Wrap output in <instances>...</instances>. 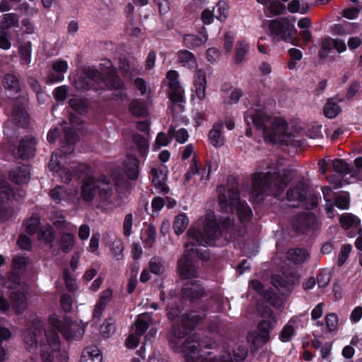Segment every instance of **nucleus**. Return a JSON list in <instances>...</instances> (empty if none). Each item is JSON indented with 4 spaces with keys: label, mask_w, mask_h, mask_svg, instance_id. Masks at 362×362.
<instances>
[{
    "label": "nucleus",
    "mask_w": 362,
    "mask_h": 362,
    "mask_svg": "<svg viewBox=\"0 0 362 362\" xmlns=\"http://www.w3.org/2000/svg\"><path fill=\"white\" fill-rule=\"evenodd\" d=\"M10 177L13 182L16 184H26L30 180L29 168L26 165H23L16 168L10 174Z\"/></svg>",
    "instance_id": "34"
},
{
    "label": "nucleus",
    "mask_w": 362,
    "mask_h": 362,
    "mask_svg": "<svg viewBox=\"0 0 362 362\" xmlns=\"http://www.w3.org/2000/svg\"><path fill=\"white\" fill-rule=\"evenodd\" d=\"M257 3L267 7L268 11L272 16L282 14L285 10V6L276 0H256Z\"/></svg>",
    "instance_id": "38"
},
{
    "label": "nucleus",
    "mask_w": 362,
    "mask_h": 362,
    "mask_svg": "<svg viewBox=\"0 0 362 362\" xmlns=\"http://www.w3.org/2000/svg\"><path fill=\"white\" fill-rule=\"evenodd\" d=\"M205 317L204 313H198L191 311L183 316L182 325H174L172 329V336L170 342L172 347L177 352H181L186 361L195 362L199 357H203L202 362H233L230 354L225 350L216 349V344L210 339L200 340L197 334H194L187 337L180 345L179 340L184 337L187 331L192 329Z\"/></svg>",
    "instance_id": "1"
},
{
    "label": "nucleus",
    "mask_w": 362,
    "mask_h": 362,
    "mask_svg": "<svg viewBox=\"0 0 362 362\" xmlns=\"http://www.w3.org/2000/svg\"><path fill=\"white\" fill-rule=\"evenodd\" d=\"M133 141L137 146L140 155L146 157L149 147L148 139L140 134H134Z\"/></svg>",
    "instance_id": "47"
},
{
    "label": "nucleus",
    "mask_w": 362,
    "mask_h": 362,
    "mask_svg": "<svg viewBox=\"0 0 362 362\" xmlns=\"http://www.w3.org/2000/svg\"><path fill=\"white\" fill-rule=\"evenodd\" d=\"M112 177L115 181V185L117 188V190H119L120 187H124L125 189L128 188L129 183L123 177V175L120 173L119 169H115L112 171Z\"/></svg>",
    "instance_id": "59"
},
{
    "label": "nucleus",
    "mask_w": 362,
    "mask_h": 362,
    "mask_svg": "<svg viewBox=\"0 0 362 362\" xmlns=\"http://www.w3.org/2000/svg\"><path fill=\"white\" fill-rule=\"evenodd\" d=\"M60 247L64 252H69L71 251L75 244V237L73 234L69 233H64L62 234L60 240Z\"/></svg>",
    "instance_id": "48"
},
{
    "label": "nucleus",
    "mask_w": 362,
    "mask_h": 362,
    "mask_svg": "<svg viewBox=\"0 0 362 362\" xmlns=\"http://www.w3.org/2000/svg\"><path fill=\"white\" fill-rule=\"evenodd\" d=\"M96 189H98L100 203L99 206L105 210H112L118 204L112 198L113 191L108 178L105 175L96 180L93 176H86L82 182L81 187V197L86 202H91L95 196Z\"/></svg>",
    "instance_id": "7"
},
{
    "label": "nucleus",
    "mask_w": 362,
    "mask_h": 362,
    "mask_svg": "<svg viewBox=\"0 0 362 362\" xmlns=\"http://www.w3.org/2000/svg\"><path fill=\"white\" fill-rule=\"evenodd\" d=\"M317 224L316 217L310 212L300 214L296 218L293 226L298 230L304 232L307 228H314Z\"/></svg>",
    "instance_id": "23"
},
{
    "label": "nucleus",
    "mask_w": 362,
    "mask_h": 362,
    "mask_svg": "<svg viewBox=\"0 0 362 362\" xmlns=\"http://www.w3.org/2000/svg\"><path fill=\"white\" fill-rule=\"evenodd\" d=\"M12 117L13 119L22 127H25L28 124L29 117L22 105H15L12 112Z\"/></svg>",
    "instance_id": "41"
},
{
    "label": "nucleus",
    "mask_w": 362,
    "mask_h": 362,
    "mask_svg": "<svg viewBox=\"0 0 362 362\" xmlns=\"http://www.w3.org/2000/svg\"><path fill=\"white\" fill-rule=\"evenodd\" d=\"M250 288L262 295L274 307L279 308L282 305L283 301L281 299H273L272 296L274 293L272 292L269 291H267L266 293L264 292L263 286L259 281H252L250 284Z\"/></svg>",
    "instance_id": "28"
},
{
    "label": "nucleus",
    "mask_w": 362,
    "mask_h": 362,
    "mask_svg": "<svg viewBox=\"0 0 362 362\" xmlns=\"http://www.w3.org/2000/svg\"><path fill=\"white\" fill-rule=\"evenodd\" d=\"M208 40V35L205 33H202L201 36L188 34L184 36V45L189 48L194 49L204 45Z\"/></svg>",
    "instance_id": "31"
},
{
    "label": "nucleus",
    "mask_w": 362,
    "mask_h": 362,
    "mask_svg": "<svg viewBox=\"0 0 362 362\" xmlns=\"http://www.w3.org/2000/svg\"><path fill=\"white\" fill-rule=\"evenodd\" d=\"M287 257L290 261L300 264L308 259V255L305 250L297 248L290 250L287 253Z\"/></svg>",
    "instance_id": "45"
},
{
    "label": "nucleus",
    "mask_w": 362,
    "mask_h": 362,
    "mask_svg": "<svg viewBox=\"0 0 362 362\" xmlns=\"http://www.w3.org/2000/svg\"><path fill=\"white\" fill-rule=\"evenodd\" d=\"M178 76V73L174 70L169 71L166 75V80L170 89L169 98L172 103L170 108L173 115L183 112L185 103L184 90L180 84Z\"/></svg>",
    "instance_id": "11"
},
{
    "label": "nucleus",
    "mask_w": 362,
    "mask_h": 362,
    "mask_svg": "<svg viewBox=\"0 0 362 362\" xmlns=\"http://www.w3.org/2000/svg\"><path fill=\"white\" fill-rule=\"evenodd\" d=\"M222 130L223 123L218 122L213 125L212 129L209 132L210 144L216 148L221 147L224 144L225 139L222 134Z\"/></svg>",
    "instance_id": "27"
},
{
    "label": "nucleus",
    "mask_w": 362,
    "mask_h": 362,
    "mask_svg": "<svg viewBox=\"0 0 362 362\" xmlns=\"http://www.w3.org/2000/svg\"><path fill=\"white\" fill-rule=\"evenodd\" d=\"M245 120L247 125L253 124L257 129L262 131L267 142H284L288 136L285 120L281 117H271L263 110H249L245 115Z\"/></svg>",
    "instance_id": "4"
},
{
    "label": "nucleus",
    "mask_w": 362,
    "mask_h": 362,
    "mask_svg": "<svg viewBox=\"0 0 362 362\" xmlns=\"http://www.w3.org/2000/svg\"><path fill=\"white\" fill-rule=\"evenodd\" d=\"M124 171L131 180H136L139 175V160L133 156H127L124 161Z\"/></svg>",
    "instance_id": "29"
},
{
    "label": "nucleus",
    "mask_w": 362,
    "mask_h": 362,
    "mask_svg": "<svg viewBox=\"0 0 362 362\" xmlns=\"http://www.w3.org/2000/svg\"><path fill=\"white\" fill-rule=\"evenodd\" d=\"M331 280V276L327 271L321 272L317 276V282L319 287H325Z\"/></svg>",
    "instance_id": "64"
},
{
    "label": "nucleus",
    "mask_w": 362,
    "mask_h": 362,
    "mask_svg": "<svg viewBox=\"0 0 362 362\" xmlns=\"http://www.w3.org/2000/svg\"><path fill=\"white\" fill-rule=\"evenodd\" d=\"M269 28L271 33L275 36L286 42L296 44L297 30L287 18L274 20L271 21Z\"/></svg>",
    "instance_id": "12"
},
{
    "label": "nucleus",
    "mask_w": 362,
    "mask_h": 362,
    "mask_svg": "<svg viewBox=\"0 0 362 362\" xmlns=\"http://www.w3.org/2000/svg\"><path fill=\"white\" fill-rule=\"evenodd\" d=\"M303 327L301 318L299 316L292 317L282 329L279 338L283 342L289 341L295 335L296 329Z\"/></svg>",
    "instance_id": "22"
},
{
    "label": "nucleus",
    "mask_w": 362,
    "mask_h": 362,
    "mask_svg": "<svg viewBox=\"0 0 362 362\" xmlns=\"http://www.w3.org/2000/svg\"><path fill=\"white\" fill-rule=\"evenodd\" d=\"M24 348L31 354L39 353L42 362H67V356L61 351V341L56 330L44 324L37 317L28 322L22 334Z\"/></svg>",
    "instance_id": "3"
},
{
    "label": "nucleus",
    "mask_w": 362,
    "mask_h": 362,
    "mask_svg": "<svg viewBox=\"0 0 362 362\" xmlns=\"http://www.w3.org/2000/svg\"><path fill=\"white\" fill-rule=\"evenodd\" d=\"M11 337V333L9 329L1 327H0V362L5 360L6 351L3 346H1V343L4 341H6L9 339Z\"/></svg>",
    "instance_id": "58"
},
{
    "label": "nucleus",
    "mask_w": 362,
    "mask_h": 362,
    "mask_svg": "<svg viewBox=\"0 0 362 362\" xmlns=\"http://www.w3.org/2000/svg\"><path fill=\"white\" fill-rule=\"evenodd\" d=\"M172 139H170V136H167L163 132L158 133L156 139L155 144L153 146L154 150L158 149L162 146H167Z\"/></svg>",
    "instance_id": "62"
},
{
    "label": "nucleus",
    "mask_w": 362,
    "mask_h": 362,
    "mask_svg": "<svg viewBox=\"0 0 362 362\" xmlns=\"http://www.w3.org/2000/svg\"><path fill=\"white\" fill-rule=\"evenodd\" d=\"M324 115L326 117L332 119L336 117L341 112V108L336 101L329 99L325 103L323 108Z\"/></svg>",
    "instance_id": "44"
},
{
    "label": "nucleus",
    "mask_w": 362,
    "mask_h": 362,
    "mask_svg": "<svg viewBox=\"0 0 362 362\" xmlns=\"http://www.w3.org/2000/svg\"><path fill=\"white\" fill-rule=\"evenodd\" d=\"M25 230L29 234H34L40 230V217L37 214H33L24 222Z\"/></svg>",
    "instance_id": "46"
},
{
    "label": "nucleus",
    "mask_w": 362,
    "mask_h": 362,
    "mask_svg": "<svg viewBox=\"0 0 362 362\" xmlns=\"http://www.w3.org/2000/svg\"><path fill=\"white\" fill-rule=\"evenodd\" d=\"M19 50L22 57V64H29L31 57V42H27L21 45Z\"/></svg>",
    "instance_id": "61"
},
{
    "label": "nucleus",
    "mask_w": 362,
    "mask_h": 362,
    "mask_svg": "<svg viewBox=\"0 0 362 362\" xmlns=\"http://www.w3.org/2000/svg\"><path fill=\"white\" fill-rule=\"evenodd\" d=\"M70 107L79 114L86 113L88 108V101L83 98L73 97L69 100Z\"/></svg>",
    "instance_id": "42"
},
{
    "label": "nucleus",
    "mask_w": 362,
    "mask_h": 362,
    "mask_svg": "<svg viewBox=\"0 0 362 362\" xmlns=\"http://www.w3.org/2000/svg\"><path fill=\"white\" fill-rule=\"evenodd\" d=\"M4 86L5 89L14 93L19 90V83L17 78L13 75H6L4 80Z\"/></svg>",
    "instance_id": "53"
},
{
    "label": "nucleus",
    "mask_w": 362,
    "mask_h": 362,
    "mask_svg": "<svg viewBox=\"0 0 362 362\" xmlns=\"http://www.w3.org/2000/svg\"><path fill=\"white\" fill-rule=\"evenodd\" d=\"M102 354L97 346H88L83 350L81 362H102Z\"/></svg>",
    "instance_id": "30"
},
{
    "label": "nucleus",
    "mask_w": 362,
    "mask_h": 362,
    "mask_svg": "<svg viewBox=\"0 0 362 362\" xmlns=\"http://www.w3.org/2000/svg\"><path fill=\"white\" fill-rule=\"evenodd\" d=\"M257 310L264 320L258 325L259 334L257 339L262 343H266L269 339V330L276 322V319L268 306H262V304L258 303Z\"/></svg>",
    "instance_id": "14"
},
{
    "label": "nucleus",
    "mask_w": 362,
    "mask_h": 362,
    "mask_svg": "<svg viewBox=\"0 0 362 362\" xmlns=\"http://www.w3.org/2000/svg\"><path fill=\"white\" fill-rule=\"evenodd\" d=\"M204 293V288L198 281L188 282L182 289L183 297L189 300L199 299L203 296Z\"/></svg>",
    "instance_id": "25"
},
{
    "label": "nucleus",
    "mask_w": 362,
    "mask_h": 362,
    "mask_svg": "<svg viewBox=\"0 0 362 362\" xmlns=\"http://www.w3.org/2000/svg\"><path fill=\"white\" fill-rule=\"evenodd\" d=\"M129 110L134 115L137 117L145 116L148 113L146 105L138 100L132 101L129 105Z\"/></svg>",
    "instance_id": "49"
},
{
    "label": "nucleus",
    "mask_w": 362,
    "mask_h": 362,
    "mask_svg": "<svg viewBox=\"0 0 362 362\" xmlns=\"http://www.w3.org/2000/svg\"><path fill=\"white\" fill-rule=\"evenodd\" d=\"M148 267L151 273L156 275L161 274L165 271L162 260L156 257H153L150 259Z\"/></svg>",
    "instance_id": "55"
},
{
    "label": "nucleus",
    "mask_w": 362,
    "mask_h": 362,
    "mask_svg": "<svg viewBox=\"0 0 362 362\" xmlns=\"http://www.w3.org/2000/svg\"><path fill=\"white\" fill-rule=\"evenodd\" d=\"M168 168L163 164L155 165L151 169V179L153 185L160 192H166L168 187L166 180L168 177Z\"/></svg>",
    "instance_id": "17"
},
{
    "label": "nucleus",
    "mask_w": 362,
    "mask_h": 362,
    "mask_svg": "<svg viewBox=\"0 0 362 362\" xmlns=\"http://www.w3.org/2000/svg\"><path fill=\"white\" fill-rule=\"evenodd\" d=\"M189 220L185 214H179L175 218L173 229L176 234L182 233L188 226Z\"/></svg>",
    "instance_id": "50"
},
{
    "label": "nucleus",
    "mask_w": 362,
    "mask_h": 362,
    "mask_svg": "<svg viewBox=\"0 0 362 362\" xmlns=\"http://www.w3.org/2000/svg\"><path fill=\"white\" fill-rule=\"evenodd\" d=\"M12 308L17 313H22L27 307V299L23 292L13 291L11 294Z\"/></svg>",
    "instance_id": "33"
},
{
    "label": "nucleus",
    "mask_w": 362,
    "mask_h": 362,
    "mask_svg": "<svg viewBox=\"0 0 362 362\" xmlns=\"http://www.w3.org/2000/svg\"><path fill=\"white\" fill-rule=\"evenodd\" d=\"M168 134L170 139L175 137L176 141L180 144H185L189 139L188 132L184 128L176 129L175 127L170 126Z\"/></svg>",
    "instance_id": "43"
},
{
    "label": "nucleus",
    "mask_w": 362,
    "mask_h": 362,
    "mask_svg": "<svg viewBox=\"0 0 362 362\" xmlns=\"http://www.w3.org/2000/svg\"><path fill=\"white\" fill-rule=\"evenodd\" d=\"M206 79L204 71L198 70L194 76V84L192 88V98H197L199 100H202L206 96Z\"/></svg>",
    "instance_id": "21"
},
{
    "label": "nucleus",
    "mask_w": 362,
    "mask_h": 362,
    "mask_svg": "<svg viewBox=\"0 0 362 362\" xmlns=\"http://www.w3.org/2000/svg\"><path fill=\"white\" fill-rule=\"evenodd\" d=\"M47 325L54 330L59 331L66 340H79L85 332L86 324L81 320L73 321L69 317L61 320L56 314L48 317Z\"/></svg>",
    "instance_id": "10"
},
{
    "label": "nucleus",
    "mask_w": 362,
    "mask_h": 362,
    "mask_svg": "<svg viewBox=\"0 0 362 362\" xmlns=\"http://www.w3.org/2000/svg\"><path fill=\"white\" fill-rule=\"evenodd\" d=\"M283 275L285 279H283L279 275H274L272 277L273 285L282 293L290 291L291 286L298 281V275L293 271L291 270L288 272H283Z\"/></svg>",
    "instance_id": "18"
},
{
    "label": "nucleus",
    "mask_w": 362,
    "mask_h": 362,
    "mask_svg": "<svg viewBox=\"0 0 362 362\" xmlns=\"http://www.w3.org/2000/svg\"><path fill=\"white\" fill-rule=\"evenodd\" d=\"M112 296V291L111 289H106L103 291L98 302L95 306L93 314V318H99L102 315L103 311L108 302L111 300Z\"/></svg>",
    "instance_id": "36"
},
{
    "label": "nucleus",
    "mask_w": 362,
    "mask_h": 362,
    "mask_svg": "<svg viewBox=\"0 0 362 362\" xmlns=\"http://www.w3.org/2000/svg\"><path fill=\"white\" fill-rule=\"evenodd\" d=\"M19 18L13 13H6L0 18V31L7 32L10 28L18 27Z\"/></svg>",
    "instance_id": "35"
},
{
    "label": "nucleus",
    "mask_w": 362,
    "mask_h": 362,
    "mask_svg": "<svg viewBox=\"0 0 362 362\" xmlns=\"http://www.w3.org/2000/svg\"><path fill=\"white\" fill-rule=\"evenodd\" d=\"M346 49V45L342 39L327 37L322 42L319 54L320 57H325L332 49H335L338 53H343Z\"/></svg>",
    "instance_id": "20"
},
{
    "label": "nucleus",
    "mask_w": 362,
    "mask_h": 362,
    "mask_svg": "<svg viewBox=\"0 0 362 362\" xmlns=\"http://www.w3.org/2000/svg\"><path fill=\"white\" fill-rule=\"evenodd\" d=\"M289 180L285 170L281 173L276 166L262 163L252 176V193L257 199H261L259 197L270 190L272 183L278 191H281L287 186Z\"/></svg>",
    "instance_id": "6"
},
{
    "label": "nucleus",
    "mask_w": 362,
    "mask_h": 362,
    "mask_svg": "<svg viewBox=\"0 0 362 362\" xmlns=\"http://www.w3.org/2000/svg\"><path fill=\"white\" fill-rule=\"evenodd\" d=\"M64 141L62 143V149L52 155L48 167L50 171L57 173L63 182H68L71 180L72 174L69 167L66 165L67 163L66 155L73 152L78 136L71 129H64Z\"/></svg>",
    "instance_id": "9"
},
{
    "label": "nucleus",
    "mask_w": 362,
    "mask_h": 362,
    "mask_svg": "<svg viewBox=\"0 0 362 362\" xmlns=\"http://www.w3.org/2000/svg\"><path fill=\"white\" fill-rule=\"evenodd\" d=\"M35 140L31 136L24 138L18 147V154L20 158L28 159L33 158L35 152Z\"/></svg>",
    "instance_id": "26"
},
{
    "label": "nucleus",
    "mask_w": 362,
    "mask_h": 362,
    "mask_svg": "<svg viewBox=\"0 0 362 362\" xmlns=\"http://www.w3.org/2000/svg\"><path fill=\"white\" fill-rule=\"evenodd\" d=\"M249 49V44L244 40L239 41L235 51V60L236 63H240L246 55Z\"/></svg>",
    "instance_id": "54"
},
{
    "label": "nucleus",
    "mask_w": 362,
    "mask_h": 362,
    "mask_svg": "<svg viewBox=\"0 0 362 362\" xmlns=\"http://www.w3.org/2000/svg\"><path fill=\"white\" fill-rule=\"evenodd\" d=\"M358 30V25L356 23L344 22L341 24H336L332 31L334 34L338 35H347L356 33Z\"/></svg>",
    "instance_id": "37"
},
{
    "label": "nucleus",
    "mask_w": 362,
    "mask_h": 362,
    "mask_svg": "<svg viewBox=\"0 0 362 362\" xmlns=\"http://www.w3.org/2000/svg\"><path fill=\"white\" fill-rule=\"evenodd\" d=\"M115 320L112 318L107 319L100 327V332L103 337H108L115 332Z\"/></svg>",
    "instance_id": "56"
},
{
    "label": "nucleus",
    "mask_w": 362,
    "mask_h": 362,
    "mask_svg": "<svg viewBox=\"0 0 362 362\" xmlns=\"http://www.w3.org/2000/svg\"><path fill=\"white\" fill-rule=\"evenodd\" d=\"M38 238L40 240L52 242L54 240V234L52 228L49 226H42L40 228Z\"/></svg>",
    "instance_id": "57"
},
{
    "label": "nucleus",
    "mask_w": 362,
    "mask_h": 362,
    "mask_svg": "<svg viewBox=\"0 0 362 362\" xmlns=\"http://www.w3.org/2000/svg\"><path fill=\"white\" fill-rule=\"evenodd\" d=\"M339 221L341 227L346 230L356 229L361 224L360 218L351 214H344Z\"/></svg>",
    "instance_id": "39"
},
{
    "label": "nucleus",
    "mask_w": 362,
    "mask_h": 362,
    "mask_svg": "<svg viewBox=\"0 0 362 362\" xmlns=\"http://www.w3.org/2000/svg\"><path fill=\"white\" fill-rule=\"evenodd\" d=\"M217 191L219 193L218 202L222 213L221 225L223 228H229L233 226V218L230 219L228 215L233 214L235 208L238 219L242 224H245L250 220L252 210L245 202L240 200L236 187L226 189L223 186H218Z\"/></svg>",
    "instance_id": "5"
},
{
    "label": "nucleus",
    "mask_w": 362,
    "mask_h": 362,
    "mask_svg": "<svg viewBox=\"0 0 362 362\" xmlns=\"http://www.w3.org/2000/svg\"><path fill=\"white\" fill-rule=\"evenodd\" d=\"M68 64L62 59H57L52 63V69L54 73L48 75L47 79L49 83H54L60 82L64 78V74L68 70Z\"/></svg>",
    "instance_id": "24"
},
{
    "label": "nucleus",
    "mask_w": 362,
    "mask_h": 362,
    "mask_svg": "<svg viewBox=\"0 0 362 362\" xmlns=\"http://www.w3.org/2000/svg\"><path fill=\"white\" fill-rule=\"evenodd\" d=\"M68 93V88L66 86H62L59 87H57L54 89L53 94L54 98L61 102H64L66 97Z\"/></svg>",
    "instance_id": "63"
},
{
    "label": "nucleus",
    "mask_w": 362,
    "mask_h": 362,
    "mask_svg": "<svg viewBox=\"0 0 362 362\" xmlns=\"http://www.w3.org/2000/svg\"><path fill=\"white\" fill-rule=\"evenodd\" d=\"M211 170L210 163L203 165L193 160L188 172L186 173L185 179L187 181L193 179V181L197 184L204 183L209 180Z\"/></svg>",
    "instance_id": "16"
},
{
    "label": "nucleus",
    "mask_w": 362,
    "mask_h": 362,
    "mask_svg": "<svg viewBox=\"0 0 362 362\" xmlns=\"http://www.w3.org/2000/svg\"><path fill=\"white\" fill-rule=\"evenodd\" d=\"M152 321L151 315L148 313L140 314L134 324V329L132 330L126 340V345L129 349H135L139 343V338L148 328Z\"/></svg>",
    "instance_id": "15"
},
{
    "label": "nucleus",
    "mask_w": 362,
    "mask_h": 362,
    "mask_svg": "<svg viewBox=\"0 0 362 362\" xmlns=\"http://www.w3.org/2000/svg\"><path fill=\"white\" fill-rule=\"evenodd\" d=\"M303 189L300 187H296L293 189H291L287 192V199L288 201H298V204L297 205L292 204L291 206H298L300 205V203L303 202Z\"/></svg>",
    "instance_id": "52"
},
{
    "label": "nucleus",
    "mask_w": 362,
    "mask_h": 362,
    "mask_svg": "<svg viewBox=\"0 0 362 362\" xmlns=\"http://www.w3.org/2000/svg\"><path fill=\"white\" fill-rule=\"evenodd\" d=\"M332 165L334 171L346 175L349 173V165L345 163L343 160L335 159L332 161Z\"/></svg>",
    "instance_id": "60"
},
{
    "label": "nucleus",
    "mask_w": 362,
    "mask_h": 362,
    "mask_svg": "<svg viewBox=\"0 0 362 362\" xmlns=\"http://www.w3.org/2000/svg\"><path fill=\"white\" fill-rule=\"evenodd\" d=\"M214 13L218 20L225 21L228 16V6L225 2H218L214 8Z\"/></svg>",
    "instance_id": "51"
},
{
    "label": "nucleus",
    "mask_w": 362,
    "mask_h": 362,
    "mask_svg": "<svg viewBox=\"0 0 362 362\" xmlns=\"http://www.w3.org/2000/svg\"><path fill=\"white\" fill-rule=\"evenodd\" d=\"M156 228L151 224H145L141 231V240L146 247H151L156 241Z\"/></svg>",
    "instance_id": "32"
},
{
    "label": "nucleus",
    "mask_w": 362,
    "mask_h": 362,
    "mask_svg": "<svg viewBox=\"0 0 362 362\" xmlns=\"http://www.w3.org/2000/svg\"><path fill=\"white\" fill-rule=\"evenodd\" d=\"M219 234L215 214L211 211H207L188 230L187 235L189 241L185 244V253L177 263V272L182 279H188L197 276V271L194 264L195 257L204 260L209 258L207 253H200L199 249L194 247V241L199 245L211 246Z\"/></svg>",
    "instance_id": "2"
},
{
    "label": "nucleus",
    "mask_w": 362,
    "mask_h": 362,
    "mask_svg": "<svg viewBox=\"0 0 362 362\" xmlns=\"http://www.w3.org/2000/svg\"><path fill=\"white\" fill-rule=\"evenodd\" d=\"M107 69L105 71V76L93 68H86L83 74L78 76L74 80V84L76 89L84 90L88 89H95L94 83H105L109 88L119 90L123 88V83L116 76L115 70L111 67L110 61L104 64Z\"/></svg>",
    "instance_id": "8"
},
{
    "label": "nucleus",
    "mask_w": 362,
    "mask_h": 362,
    "mask_svg": "<svg viewBox=\"0 0 362 362\" xmlns=\"http://www.w3.org/2000/svg\"><path fill=\"white\" fill-rule=\"evenodd\" d=\"M177 60L184 66L193 69L197 66L194 55L187 50H180L177 53Z\"/></svg>",
    "instance_id": "40"
},
{
    "label": "nucleus",
    "mask_w": 362,
    "mask_h": 362,
    "mask_svg": "<svg viewBox=\"0 0 362 362\" xmlns=\"http://www.w3.org/2000/svg\"><path fill=\"white\" fill-rule=\"evenodd\" d=\"M77 194L76 189H67L62 186H57L49 192L51 199L56 204L74 203L77 199Z\"/></svg>",
    "instance_id": "19"
},
{
    "label": "nucleus",
    "mask_w": 362,
    "mask_h": 362,
    "mask_svg": "<svg viewBox=\"0 0 362 362\" xmlns=\"http://www.w3.org/2000/svg\"><path fill=\"white\" fill-rule=\"evenodd\" d=\"M21 192L22 194L20 193L16 194L4 180H0V221L6 220L12 216L14 209L8 201L12 198L17 199L23 197L24 192Z\"/></svg>",
    "instance_id": "13"
}]
</instances>
